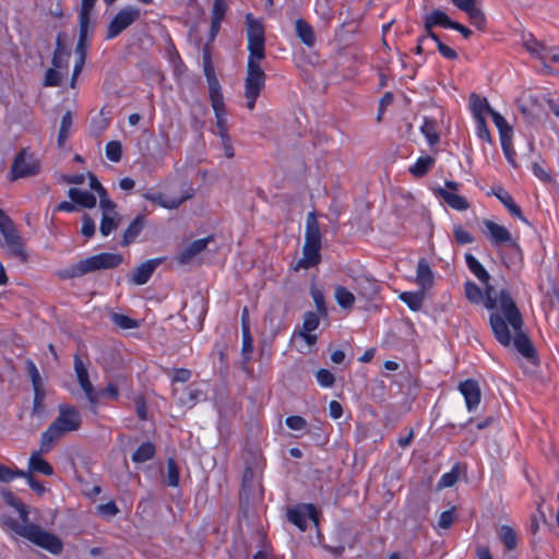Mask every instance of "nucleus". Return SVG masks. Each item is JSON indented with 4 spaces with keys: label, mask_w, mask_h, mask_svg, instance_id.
I'll return each instance as SVG.
<instances>
[{
    "label": "nucleus",
    "mask_w": 559,
    "mask_h": 559,
    "mask_svg": "<svg viewBox=\"0 0 559 559\" xmlns=\"http://www.w3.org/2000/svg\"><path fill=\"white\" fill-rule=\"evenodd\" d=\"M321 230L314 212H310L306 219L305 243L321 247Z\"/></svg>",
    "instance_id": "6ab92c4d"
},
{
    "label": "nucleus",
    "mask_w": 559,
    "mask_h": 559,
    "mask_svg": "<svg viewBox=\"0 0 559 559\" xmlns=\"http://www.w3.org/2000/svg\"><path fill=\"white\" fill-rule=\"evenodd\" d=\"M111 321L123 330H130L138 328V322L134 319L121 313H112Z\"/></svg>",
    "instance_id": "603ef678"
},
{
    "label": "nucleus",
    "mask_w": 559,
    "mask_h": 559,
    "mask_svg": "<svg viewBox=\"0 0 559 559\" xmlns=\"http://www.w3.org/2000/svg\"><path fill=\"white\" fill-rule=\"evenodd\" d=\"M41 451L33 452L28 460V468L31 473H40L46 476H51L53 474L52 466L41 457Z\"/></svg>",
    "instance_id": "bb28decb"
},
{
    "label": "nucleus",
    "mask_w": 559,
    "mask_h": 559,
    "mask_svg": "<svg viewBox=\"0 0 559 559\" xmlns=\"http://www.w3.org/2000/svg\"><path fill=\"white\" fill-rule=\"evenodd\" d=\"M68 195L73 203L85 209H93L97 202L96 197L92 192L80 190L78 188H70Z\"/></svg>",
    "instance_id": "5701e85b"
},
{
    "label": "nucleus",
    "mask_w": 559,
    "mask_h": 559,
    "mask_svg": "<svg viewBox=\"0 0 559 559\" xmlns=\"http://www.w3.org/2000/svg\"><path fill=\"white\" fill-rule=\"evenodd\" d=\"M459 479V471L457 467L454 466L450 472L444 473L439 481H438V489H443L448 487H452Z\"/></svg>",
    "instance_id": "3c124183"
},
{
    "label": "nucleus",
    "mask_w": 559,
    "mask_h": 559,
    "mask_svg": "<svg viewBox=\"0 0 559 559\" xmlns=\"http://www.w3.org/2000/svg\"><path fill=\"white\" fill-rule=\"evenodd\" d=\"M99 207L102 210V215L118 214L116 211L117 205L108 198L107 192L99 195Z\"/></svg>",
    "instance_id": "13d9d810"
},
{
    "label": "nucleus",
    "mask_w": 559,
    "mask_h": 559,
    "mask_svg": "<svg viewBox=\"0 0 559 559\" xmlns=\"http://www.w3.org/2000/svg\"><path fill=\"white\" fill-rule=\"evenodd\" d=\"M483 224L484 233L493 246L512 242L511 234L504 226L490 219H485Z\"/></svg>",
    "instance_id": "ddd939ff"
},
{
    "label": "nucleus",
    "mask_w": 559,
    "mask_h": 559,
    "mask_svg": "<svg viewBox=\"0 0 559 559\" xmlns=\"http://www.w3.org/2000/svg\"><path fill=\"white\" fill-rule=\"evenodd\" d=\"M247 49V75L245 79L246 106L253 110L261 91L265 86L266 75L260 63L265 58V33L262 20L255 19L252 13L246 14Z\"/></svg>",
    "instance_id": "f03ea898"
},
{
    "label": "nucleus",
    "mask_w": 559,
    "mask_h": 559,
    "mask_svg": "<svg viewBox=\"0 0 559 559\" xmlns=\"http://www.w3.org/2000/svg\"><path fill=\"white\" fill-rule=\"evenodd\" d=\"M498 535L500 540L509 550H513L516 547L518 536L512 527L508 525H501Z\"/></svg>",
    "instance_id": "58836bf2"
},
{
    "label": "nucleus",
    "mask_w": 559,
    "mask_h": 559,
    "mask_svg": "<svg viewBox=\"0 0 559 559\" xmlns=\"http://www.w3.org/2000/svg\"><path fill=\"white\" fill-rule=\"evenodd\" d=\"M27 369L34 391H44V383L40 373L32 360L27 361Z\"/></svg>",
    "instance_id": "8fccbe9b"
},
{
    "label": "nucleus",
    "mask_w": 559,
    "mask_h": 559,
    "mask_svg": "<svg viewBox=\"0 0 559 559\" xmlns=\"http://www.w3.org/2000/svg\"><path fill=\"white\" fill-rule=\"evenodd\" d=\"M121 222L119 214L102 215L99 231L104 237H107L114 231Z\"/></svg>",
    "instance_id": "c9c22d12"
},
{
    "label": "nucleus",
    "mask_w": 559,
    "mask_h": 559,
    "mask_svg": "<svg viewBox=\"0 0 559 559\" xmlns=\"http://www.w3.org/2000/svg\"><path fill=\"white\" fill-rule=\"evenodd\" d=\"M286 426L295 431H299L306 428L307 421L301 416H289L285 420Z\"/></svg>",
    "instance_id": "774afa93"
},
{
    "label": "nucleus",
    "mask_w": 559,
    "mask_h": 559,
    "mask_svg": "<svg viewBox=\"0 0 559 559\" xmlns=\"http://www.w3.org/2000/svg\"><path fill=\"white\" fill-rule=\"evenodd\" d=\"M334 298L337 305L343 309H352L355 302V296L346 287L337 285L334 289Z\"/></svg>",
    "instance_id": "72a5a7b5"
},
{
    "label": "nucleus",
    "mask_w": 559,
    "mask_h": 559,
    "mask_svg": "<svg viewBox=\"0 0 559 559\" xmlns=\"http://www.w3.org/2000/svg\"><path fill=\"white\" fill-rule=\"evenodd\" d=\"M310 295L313 299V302H314L318 313L321 317H326L328 308L325 306V298H324V294H323L322 289H320L316 285H312L310 287Z\"/></svg>",
    "instance_id": "c03bdc74"
},
{
    "label": "nucleus",
    "mask_w": 559,
    "mask_h": 559,
    "mask_svg": "<svg viewBox=\"0 0 559 559\" xmlns=\"http://www.w3.org/2000/svg\"><path fill=\"white\" fill-rule=\"evenodd\" d=\"M454 7L466 13L469 22L479 29L486 26L485 13L477 7L476 0H451Z\"/></svg>",
    "instance_id": "9b49d317"
},
{
    "label": "nucleus",
    "mask_w": 559,
    "mask_h": 559,
    "mask_svg": "<svg viewBox=\"0 0 559 559\" xmlns=\"http://www.w3.org/2000/svg\"><path fill=\"white\" fill-rule=\"evenodd\" d=\"M211 241H213L212 236L192 241L178 254V263H190L198 254L205 250Z\"/></svg>",
    "instance_id": "f3484780"
},
{
    "label": "nucleus",
    "mask_w": 559,
    "mask_h": 559,
    "mask_svg": "<svg viewBox=\"0 0 559 559\" xmlns=\"http://www.w3.org/2000/svg\"><path fill=\"white\" fill-rule=\"evenodd\" d=\"M209 83L210 99L212 104H221L224 102L223 94L221 92V85L216 76L206 79Z\"/></svg>",
    "instance_id": "de8ad7c7"
},
{
    "label": "nucleus",
    "mask_w": 559,
    "mask_h": 559,
    "mask_svg": "<svg viewBox=\"0 0 559 559\" xmlns=\"http://www.w3.org/2000/svg\"><path fill=\"white\" fill-rule=\"evenodd\" d=\"M469 106L473 117L476 120H486V116L492 110L488 100L477 94H472L469 97Z\"/></svg>",
    "instance_id": "b1692460"
},
{
    "label": "nucleus",
    "mask_w": 559,
    "mask_h": 559,
    "mask_svg": "<svg viewBox=\"0 0 559 559\" xmlns=\"http://www.w3.org/2000/svg\"><path fill=\"white\" fill-rule=\"evenodd\" d=\"M62 74L59 70L50 68L45 75V86H59L61 84Z\"/></svg>",
    "instance_id": "680f3d73"
},
{
    "label": "nucleus",
    "mask_w": 559,
    "mask_h": 559,
    "mask_svg": "<svg viewBox=\"0 0 559 559\" xmlns=\"http://www.w3.org/2000/svg\"><path fill=\"white\" fill-rule=\"evenodd\" d=\"M465 261L467 264L468 270L485 285V294L489 292L490 287L493 288L489 284L490 275L486 271V269L483 266V264L471 253L465 254ZM495 289L491 292L492 298H498L499 294L497 296H493ZM488 295H486L487 297ZM487 298L485 299V301Z\"/></svg>",
    "instance_id": "dca6fc26"
},
{
    "label": "nucleus",
    "mask_w": 559,
    "mask_h": 559,
    "mask_svg": "<svg viewBox=\"0 0 559 559\" xmlns=\"http://www.w3.org/2000/svg\"><path fill=\"white\" fill-rule=\"evenodd\" d=\"M436 193L453 210L466 211L469 207L467 200L456 194L455 192L442 189L441 187L436 190Z\"/></svg>",
    "instance_id": "412c9836"
},
{
    "label": "nucleus",
    "mask_w": 559,
    "mask_h": 559,
    "mask_svg": "<svg viewBox=\"0 0 559 559\" xmlns=\"http://www.w3.org/2000/svg\"><path fill=\"white\" fill-rule=\"evenodd\" d=\"M179 484V469L174 459L167 461V485L177 487Z\"/></svg>",
    "instance_id": "5fc2aeb1"
},
{
    "label": "nucleus",
    "mask_w": 559,
    "mask_h": 559,
    "mask_svg": "<svg viewBox=\"0 0 559 559\" xmlns=\"http://www.w3.org/2000/svg\"><path fill=\"white\" fill-rule=\"evenodd\" d=\"M491 292L490 287L485 307L491 310L489 323L496 340L506 347L513 344L523 357L534 360L536 350L522 331L523 318L509 290L501 289L498 298H492Z\"/></svg>",
    "instance_id": "f257e3e1"
},
{
    "label": "nucleus",
    "mask_w": 559,
    "mask_h": 559,
    "mask_svg": "<svg viewBox=\"0 0 559 559\" xmlns=\"http://www.w3.org/2000/svg\"><path fill=\"white\" fill-rule=\"evenodd\" d=\"M141 11L135 7H126L121 9L110 21L107 29L106 39H112L127 29L131 24L138 21Z\"/></svg>",
    "instance_id": "6e6552de"
},
{
    "label": "nucleus",
    "mask_w": 559,
    "mask_h": 559,
    "mask_svg": "<svg viewBox=\"0 0 559 559\" xmlns=\"http://www.w3.org/2000/svg\"><path fill=\"white\" fill-rule=\"evenodd\" d=\"M420 131L429 145H435L439 142L437 126L432 119L425 118L423 124L420 126Z\"/></svg>",
    "instance_id": "e433bc0d"
},
{
    "label": "nucleus",
    "mask_w": 559,
    "mask_h": 559,
    "mask_svg": "<svg viewBox=\"0 0 559 559\" xmlns=\"http://www.w3.org/2000/svg\"><path fill=\"white\" fill-rule=\"evenodd\" d=\"M493 194L508 209L511 215L519 217L523 222H526L525 217L522 215L521 209L516 205L513 198L509 194L508 191L499 187L497 190L493 191Z\"/></svg>",
    "instance_id": "cd10ccee"
},
{
    "label": "nucleus",
    "mask_w": 559,
    "mask_h": 559,
    "mask_svg": "<svg viewBox=\"0 0 559 559\" xmlns=\"http://www.w3.org/2000/svg\"><path fill=\"white\" fill-rule=\"evenodd\" d=\"M252 352H253L252 336L250 334L249 326L247 324H245L243 333H242V347H241V354H242L245 364L251 359Z\"/></svg>",
    "instance_id": "49530a36"
},
{
    "label": "nucleus",
    "mask_w": 559,
    "mask_h": 559,
    "mask_svg": "<svg viewBox=\"0 0 559 559\" xmlns=\"http://www.w3.org/2000/svg\"><path fill=\"white\" fill-rule=\"evenodd\" d=\"M293 338L301 342L298 346V350L302 354L309 353L318 340L317 335L312 334V332L301 330L295 331Z\"/></svg>",
    "instance_id": "2f4dec72"
},
{
    "label": "nucleus",
    "mask_w": 559,
    "mask_h": 559,
    "mask_svg": "<svg viewBox=\"0 0 559 559\" xmlns=\"http://www.w3.org/2000/svg\"><path fill=\"white\" fill-rule=\"evenodd\" d=\"M424 23L425 29H432L435 26L450 28V25H452L453 21L448 16L445 12L436 9L425 15Z\"/></svg>",
    "instance_id": "4be33fe9"
},
{
    "label": "nucleus",
    "mask_w": 559,
    "mask_h": 559,
    "mask_svg": "<svg viewBox=\"0 0 559 559\" xmlns=\"http://www.w3.org/2000/svg\"><path fill=\"white\" fill-rule=\"evenodd\" d=\"M40 170L38 158L27 150H22L11 165V180L35 176Z\"/></svg>",
    "instance_id": "0eeeda50"
},
{
    "label": "nucleus",
    "mask_w": 559,
    "mask_h": 559,
    "mask_svg": "<svg viewBox=\"0 0 559 559\" xmlns=\"http://www.w3.org/2000/svg\"><path fill=\"white\" fill-rule=\"evenodd\" d=\"M72 127V114L71 111H67L61 119L60 130L58 135V145L61 147L66 140L69 138L70 130Z\"/></svg>",
    "instance_id": "a18cd8bd"
},
{
    "label": "nucleus",
    "mask_w": 559,
    "mask_h": 559,
    "mask_svg": "<svg viewBox=\"0 0 559 559\" xmlns=\"http://www.w3.org/2000/svg\"><path fill=\"white\" fill-rule=\"evenodd\" d=\"M500 142H501V147H502V151H503V154H504L507 160L510 164L515 165V159H514L515 151L512 145V136L502 138V139H500Z\"/></svg>",
    "instance_id": "052dcab7"
},
{
    "label": "nucleus",
    "mask_w": 559,
    "mask_h": 559,
    "mask_svg": "<svg viewBox=\"0 0 559 559\" xmlns=\"http://www.w3.org/2000/svg\"><path fill=\"white\" fill-rule=\"evenodd\" d=\"M81 234L86 238H91L95 234V222L88 214H84L82 217Z\"/></svg>",
    "instance_id": "e2e57ef3"
},
{
    "label": "nucleus",
    "mask_w": 559,
    "mask_h": 559,
    "mask_svg": "<svg viewBox=\"0 0 559 559\" xmlns=\"http://www.w3.org/2000/svg\"><path fill=\"white\" fill-rule=\"evenodd\" d=\"M123 257L119 253H98L78 261L58 272L59 277L63 280L80 277L91 272L114 269L120 265Z\"/></svg>",
    "instance_id": "39448f33"
},
{
    "label": "nucleus",
    "mask_w": 559,
    "mask_h": 559,
    "mask_svg": "<svg viewBox=\"0 0 559 559\" xmlns=\"http://www.w3.org/2000/svg\"><path fill=\"white\" fill-rule=\"evenodd\" d=\"M453 235L455 241L461 246L472 243L475 240L473 235L469 231L465 230L461 225H454Z\"/></svg>",
    "instance_id": "6e6d98bb"
},
{
    "label": "nucleus",
    "mask_w": 559,
    "mask_h": 559,
    "mask_svg": "<svg viewBox=\"0 0 559 559\" xmlns=\"http://www.w3.org/2000/svg\"><path fill=\"white\" fill-rule=\"evenodd\" d=\"M227 11V3L225 0H214L212 8V17L215 19V22L218 20H224V16Z\"/></svg>",
    "instance_id": "338daca9"
},
{
    "label": "nucleus",
    "mask_w": 559,
    "mask_h": 559,
    "mask_svg": "<svg viewBox=\"0 0 559 559\" xmlns=\"http://www.w3.org/2000/svg\"><path fill=\"white\" fill-rule=\"evenodd\" d=\"M490 116L492 118V121L496 126V128L499 131L500 139L512 136L513 130L512 127L508 123V121L504 119L502 115H500L496 110H490Z\"/></svg>",
    "instance_id": "4c0bfd02"
},
{
    "label": "nucleus",
    "mask_w": 559,
    "mask_h": 559,
    "mask_svg": "<svg viewBox=\"0 0 559 559\" xmlns=\"http://www.w3.org/2000/svg\"><path fill=\"white\" fill-rule=\"evenodd\" d=\"M459 391L464 396L467 411H475L481 399V392L478 382L473 379H467L459 384Z\"/></svg>",
    "instance_id": "f8f14e48"
},
{
    "label": "nucleus",
    "mask_w": 559,
    "mask_h": 559,
    "mask_svg": "<svg viewBox=\"0 0 559 559\" xmlns=\"http://www.w3.org/2000/svg\"><path fill=\"white\" fill-rule=\"evenodd\" d=\"M205 394L202 390L193 386L187 388L185 394L180 397V402L182 405L188 407H192L197 402L204 400Z\"/></svg>",
    "instance_id": "79ce46f5"
},
{
    "label": "nucleus",
    "mask_w": 559,
    "mask_h": 559,
    "mask_svg": "<svg viewBox=\"0 0 559 559\" xmlns=\"http://www.w3.org/2000/svg\"><path fill=\"white\" fill-rule=\"evenodd\" d=\"M192 197V193L188 190L183 192L180 197H168L160 192L158 193H145L144 198L155 204H158L162 207L165 209H177L179 205H181L186 200L190 199Z\"/></svg>",
    "instance_id": "2eb2a0df"
},
{
    "label": "nucleus",
    "mask_w": 559,
    "mask_h": 559,
    "mask_svg": "<svg viewBox=\"0 0 559 559\" xmlns=\"http://www.w3.org/2000/svg\"><path fill=\"white\" fill-rule=\"evenodd\" d=\"M400 299L405 302L413 311L421 308L424 302V290L420 292H404L400 295Z\"/></svg>",
    "instance_id": "f704fd0d"
},
{
    "label": "nucleus",
    "mask_w": 559,
    "mask_h": 559,
    "mask_svg": "<svg viewBox=\"0 0 559 559\" xmlns=\"http://www.w3.org/2000/svg\"><path fill=\"white\" fill-rule=\"evenodd\" d=\"M416 284L421 288V290H426L432 287L433 285V273L432 270L427 262L426 259L421 258L417 264L416 271Z\"/></svg>",
    "instance_id": "aec40b11"
},
{
    "label": "nucleus",
    "mask_w": 559,
    "mask_h": 559,
    "mask_svg": "<svg viewBox=\"0 0 559 559\" xmlns=\"http://www.w3.org/2000/svg\"><path fill=\"white\" fill-rule=\"evenodd\" d=\"M454 519H455V510H454V508H452L450 510H447V511H443L440 514L438 525L441 528L448 530L453 524Z\"/></svg>",
    "instance_id": "69168bd1"
},
{
    "label": "nucleus",
    "mask_w": 559,
    "mask_h": 559,
    "mask_svg": "<svg viewBox=\"0 0 559 559\" xmlns=\"http://www.w3.org/2000/svg\"><path fill=\"white\" fill-rule=\"evenodd\" d=\"M0 231L3 236L2 247L14 257L24 258L22 239L11 218L0 210Z\"/></svg>",
    "instance_id": "423d86ee"
},
{
    "label": "nucleus",
    "mask_w": 559,
    "mask_h": 559,
    "mask_svg": "<svg viewBox=\"0 0 559 559\" xmlns=\"http://www.w3.org/2000/svg\"><path fill=\"white\" fill-rule=\"evenodd\" d=\"M212 108L216 119L217 133L219 136H226L228 134V123L224 102L221 104H212Z\"/></svg>",
    "instance_id": "c756f323"
},
{
    "label": "nucleus",
    "mask_w": 559,
    "mask_h": 559,
    "mask_svg": "<svg viewBox=\"0 0 559 559\" xmlns=\"http://www.w3.org/2000/svg\"><path fill=\"white\" fill-rule=\"evenodd\" d=\"M106 156L111 162H119L121 159L122 147L119 141H110L106 144Z\"/></svg>",
    "instance_id": "864d4df0"
},
{
    "label": "nucleus",
    "mask_w": 559,
    "mask_h": 559,
    "mask_svg": "<svg viewBox=\"0 0 559 559\" xmlns=\"http://www.w3.org/2000/svg\"><path fill=\"white\" fill-rule=\"evenodd\" d=\"M320 250V246L304 243L302 258L296 263L295 270H307L319 264L321 261Z\"/></svg>",
    "instance_id": "a211bd4d"
},
{
    "label": "nucleus",
    "mask_w": 559,
    "mask_h": 559,
    "mask_svg": "<svg viewBox=\"0 0 559 559\" xmlns=\"http://www.w3.org/2000/svg\"><path fill=\"white\" fill-rule=\"evenodd\" d=\"M475 122L477 136L487 143H492V138L487 127L486 120H476Z\"/></svg>",
    "instance_id": "0e129e2a"
},
{
    "label": "nucleus",
    "mask_w": 559,
    "mask_h": 559,
    "mask_svg": "<svg viewBox=\"0 0 559 559\" xmlns=\"http://www.w3.org/2000/svg\"><path fill=\"white\" fill-rule=\"evenodd\" d=\"M144 227V218L142 216H136L128 228L123 233V238L121 241V246H129L131 242L135 240V238L140 235Z\"/></svg>",
    "instance_id": "c85d7f7f"
},
{
    "label": "nucleus",
    "mask_w": 559,
    "mask_h": 559,
    "mask_svg": "<svg viewBox=\"0 0 559 559\" xmlns=\"http://www.w3.org/2000/svg\"><path fill=\"white\" fill-rule=\"evenodd\" d=\"M14 509L19 512L22 520V524L14 523L12 525L13 531L35 544L36 546L47 550L52 555H59L63 550L62 540L55 534L45 531L39 525L28 523V511L23 502H16Z\"/></svg>",
    "instance_id": "20e7f679"
},
{
    "label": "nucleus",
    "mask_w": 559,
    "mask_h": 559,
    "mask_svg": "<svg viewBox=\"0 0 559 559\" xmlns=\"http://www.w3.org/2000/svg\"><path fill=\"white\" fill-rule=\"evenodd\" d=\"M318 383L323 388H330L334 384L335 378L328 369H320L316 373Z\"/></svg>",
    "instance_id": "bf43d9fd"
},
{
    "label": "nucleus",
    "mask_w": 559,
    "mask_h": 559,
    "mask_svg": "<svg viewBox=\"0 0 559 559\" xmlns=\"http://www.w3.org/2000/svg\"><path fill=\"white\" fill-rule=\"evenodd\" d=\"M319 317H320L319 313H314L312 311H307L304 314V322H302V326L300 330L306 331V332H313L314 330H317L320 324Z\"/></svg>",
    "instance_id": "09e8293b"
},
{
    "label": "nucleus",
    "mask_w": 559,
    "mask_h": 559,
    "mask_svg": "<svg viewBox=\"0 0 559 559\" xmlns=\"http://www.w3.org/2000/svg\"><path fill=\"white\" fill-rule=\"evenodd\" d=\"M70 52L67 51L61 41V35L57 36L56 49L52 56L53 69L64 70L66 73L69 69Z\"/></svg>",
    "instance_id": "393cba45"
},
{
    "label": "nucleus",
    "mask_w": 559,
    "mask_h": 559,
    "mask_svg": "<svg viewBox=\"0 0 559 559\" xmlns=\"http://www.w3.org/2000/svg\"><path fill=\"white\" fill-rule=\"evenodd\" d=\"M465 296L472 304L485 302L486 294L475 283L467 281L464 285Z\"/></svg>",
    "instance_id": "ea45409f"
},
{
    "label": "nucleus",
    "mask_w": 559,
    "mask_h": 559,
    "mask_svg": "<svg viewBox=\"0 0 559 559\" xmlns=\"http://www.w3.org/2000/svg\"><path fill=\"white\" fill-rule=\"evenodd\" d=\"M82 425L80 412L72 405L60 404L58 415L40 436V451L48 453L70 432L78 431Z\"/></svg>",
    "instance_id": "7ed1b4c3"
},
{
    "label": "nucleus",
    "mask_w": 559,
    "mask_h": 559,
    "mask_svg": "<svg viewBox=\"0 0 559 559\" xmlns=\"http://www.w3.org/2000/svg\"><path fill=\"white\" fill-rule=\"evenodd\" d=\"M163 259L156 258L146 260L141 263L131 274L130 281L134 285H144L148 282L156 267L162 263Z\"/></svg>",
    "instance_id": "4468645a"
},
{
    "label": "nucleus",
    "mask_w": 559,
    "mask_h": 559,
    "mask_svg": "<svg viewBox=\"0 0 559 559\" xmlns=\"http://www.w3.org/2000/svg\"><path fill=\"white\" fill-rule=\"evenodd\" d=\"M156 452L155 445L150 442L141 443L138 449L133 452L131 459L134 463H144L154 457Z\"/></svg>",
    "instance_id": "473e14b6"
},
{
    "label": "nucleus",
    "mask_w": 559,
    "mask_h": 559,
    "mask_svg": "<svg viewBox=\"0 0 559 559\" xmlns=\"http://www.w3.org/2000/svg\"><path fill=\"white\" fill-rule=\"evenodd\" d=\"M287 519L301 531L308 527V522L318 524V512L313 504L305 503L292 508L287 511Z\"/></svg>",
    "instance_id": "1a4fd4ad"
},
{
    "label": "nucleus",
    "mask_w": 559,
    "mask_h": 559,
    "mask_svg": "<svg viewBox=\"0 0 559 559\" xmlns=\"http://www.w3.org/2000/svg\"><path fill=\"white\" fill-rule=\"evenodd\" d=\"M435 158L429 155L420 156L409 167V173L417 178L424 177L429 169L435 165Z\"/></svg>",
    "instance_id": "7c9ffc66"
},
{
    "label": "nucleus",
    "mask_w": 559,
    "mask_h": 559,
    "mask_svg": "<svg viewBox=\"0 0 559 559\" xmlns=\"http://www.w3.org/2000/svg\"><path fill=\"white\" fill-rule=\"evenodd\" d=\"M74 371L76 374L78 382L83 390L86 399L92 405L97 404L98 402V393L96 392L94 385L90 381L87 369L82 361V359L75 355L74 357Z\"/></svg>",
    "instance_id": "9d476101"
},
{
    "label": "nucleus",
    "mask_w": 559,
    "mask_h": 559,
    "mask_svg": "<svg viewBox=\"0 0 559 559\" xmlns=\"http://www.w3.org/2000/svg\"><path fill=\"white\" fill-rule=\"evenodd\" d=\"M45 391H34V401L32 414L36 417H41L45 415Z\"/></svg>",
    "instance_id": "4d7b16f0"
},
{
    "label": "nucleus",
    "mask_w": 559,
    "mask_h": 559,
    "mask_svg": "<svg viewBox=\"0 0 559 559\" xmlns=\"http://www.w3.org/2000/svg\"><path fill=\"white\" fill-rule=\"evenodd\" d=\"M12 474H13V479L15 477H22V478H25L27 484L29 485V487L39 496L44 495L45 491H46V488L45 486L39 483L38 480H36L32 473L31 472H24V471H20V469H15L13 471L12 469Z\"/></svg>",
    "instance_id": "37998d69"
},
{
    "label": "nucleus",
    "mask_w": 559,
    "mask_h": 559,
    "mask_svg": "<svg viewBox=\"0 0 559 559\" xmlns=\"http://www.w3.org/2000/svg\"><path fill=\"white\" fill-rule=\"evenodd\" d=\"M296 34L304 45L311 48L316 44V35L312 26L302 19L295 22Z\"/></svg>",
    "instance_id": "a878e982"
},
{
    "label": "nucleus",
    "mask_w": 559,
    "mask_h": 559,
    "mask_svg": "<svg viewBox=\"0 0 559 559\" xmlns=\"http://www.w3.org/2000/svg\"><path fill=\"white\" fill-rule=\"evenodd\" d=\"M524 46L532 55L536 56L540 60L546 63L547 53L549 52V48H547L544 44L539 43L535 38H530L524 41Z\"/></svg>",
    "instance_id": "a19ab883"
}]
</instances>
